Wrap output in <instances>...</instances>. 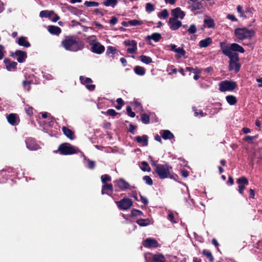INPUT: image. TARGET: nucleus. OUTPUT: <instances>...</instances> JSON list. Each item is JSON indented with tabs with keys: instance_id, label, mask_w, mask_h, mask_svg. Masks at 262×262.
<instances>
[{
	"instance_id": "nucleus-1",
	"label": "nucleus",
	"mask_w": 262,
	"mask_h": 262,
	"mask_svg": "<svg viewBox=\"0 0 262 262\" xmlns=\"http://www.w3.org/2000/svg\"><path fill=\"white\" fill-rule=\"evenodd\" d=\"M61 45L69 51L76 52L82 50L83 43L77 38L73 36H67L62 41Z\"/></svg>"
},
{
	"instance_id": "nucleus-2",
	"label": "nucleus",
	"mask_w": 262,
	"mask_h": 262,
	"mask_svg": "<svg viewBox=\"0 0 262 262\" xmlns=\"http://www.w3.org/2000/svg\"><path fill=\"white\" fill-rule=\"evenodd\" d=\"M172 169V167L166 163L164 164L158 165L156 169H155V171L160 179H165L168 178L172 179L173 176L171 173Z\"/></svg>"
},
{
	"instance_id": "nucleus-3",
	"label": "nucleus",
	"mask_w": 262,
	"mask_h": 262,
	"mask_svg": "<svg viewBox=\"0 0 262 262\" xmlns=\"http://www.w3.org/2000/svg\"><path fill=\"white\" fill-rule=\"evenodd\" d=\"M255 34V32L252 29H249L246 27L237 28L234 30V35L238 39L237 41L243 40L246 39H250Z\"/></svg>"
},
{
	"instance_id": "nucleus-4",
	"label": "nucleus",
	"mask_w": 262,
	"mask_h": 262,
	"mask_svg": "<svg viewBox=\"0 0 262 262\" xmlns=\"http://www.w3.org/2000/svg\"><path fill=\"white\" fill-rule=\"evenodd\" d=\"M225 56L228 57L230 59L229 70L230 71L234 70L235 73H237L241 67L238 62L239 57L237 53H234V55H231L230 53L226 52Z\"/></svg>"
},
{
	"instance_id": "nucleus-5",
	"label": "nucleus",
	"mask_w": 262,
	"mask_h": 262,
	"mask_svg": "<svg viewBox=\"0 0 262 262\" xmlns=\"http://www.w3.org/2000/svg\"><path fill=\"white\" fill-rule=\"evenodd\" d=\"M220 47L222 49V53L224 55H226V52L230 53L231 55H234V54L232 53V51L238 52L241 53H243L245 52L244 49L236 43H231L229 47H228L223 46V43L221 42Z\"/></svg>"
},
{
	"instance_id": "nucleus-6",
	"label": "nucleus",
	"mask_w": 262,
	"mask_h": 262,
	"mask_svg": "<svg viewBox=\"0 0 262 262\" xmlns=\"http://www.w3.org/2000/svg\"><path fill=\"white\" fill-rule=\"evenodd\" d=\"M58 150L60 155H69L77 153L78 150L70 144L64 143L59 146Z\"/></svg>"
},
{
	"instance_id": "nucleus-7",
	"label": "nucleus",
	"mask_w": 262,
	"mask_h": 262,
	"mask_svg": "<svg viewBox=\"0 0 262 262\" xmlns=\"http://www.w3.org/2000/svg\"><path fill=\"white\" fill-rule=\"evenodd\" d=\"M219 90L222 92L232 91L237 87V84L235 81L225 80L219 83Z\"/></svg>"
},
{
	"instance_id": "nucleus-8",
	"label": "nucleus",
	"mask_w": 262,
	"mask_h": 262,
	"mask_svg": "<svg viewBox=\"0 0 262 262\" xmlns=\"http://www.w3.org/2000/svg\"><path fill=\"white\" fill-rule=\"evenodd\" d=\"M116 204L120 209L125 210L131 207L133 202L129 198H123L120 201L116 202Z\"/></svg>"
},
{
	"instance_id": "nucleus-9",
	"label": "nucleus",
	"mask_w": 262,
	"mask_h": 262,
	"mask_svg": "<svg viewBox=\"0 0 262 262\" xmlns=\"http://www.w3.org/2000/svg\"><path fill=\"white\" fill-rule=\"evenodd\" d=\"M11 56L16 58L17 61L19 63L24 62L27 57V54L26 52L19 50H16L14 53H12Z\"/></svg>"
},
{
	"instance_id": "nucleus-10",
	"label": "nucleus",
	"mask_w": 262,
	"mask_h": 262,
	"mask_svg": "<svg viewBox=\"0 0 262 262\" xmlns=\"http://www.w3.org/2000/svg\"><path fill=\"white\" fill-rule=\"evenodd\" d=\"M25 142L27 148L30 150H37L40 148V146L34 138H28L26 139Z\"/></svg>"
},
{
	"instance_id": "nucleus-11",
	"label": "nucleus",
	"mask_w": 262,
	"mask_h": 262,
	"mask_svg": "<svg viewBox=\"0 0 262 262\" xmlns=\"http://www.w3.org/2000/svg\"><path fill=\"white\" fill-rule=\"evenodd\" d=\"M80 155L82 158V163L84 166L91 170L94 169L96 167L95 162L88 158L83 152H80Z\"/></svg>"
},
{
	"instance_id": "nucleus-12",
	"label": "nucleus",
	"mask_w": 262,
	"mask_h": 262,
	"mask_svg": "<svg viewBox=\"0 0 262 262\" xmlns=\"http://www.w3.org/2000/svg\"><path fill=\"white\" fill-rule=\"evenodd\" d=\"M115 186L117 187L119 190L122 191L130 188V185L124 179H119L114 181Z\"/></svg>"
},
{
	"instance_id": "nucleus-13",
	"label": "nucleus",
	"mask_w": 262,
	"mask_h": 262,
	"mask_svg": "<svg viewBox=\"0 0 262 262\" xmlns=\"http://www.w3.org/2000/svg\"><path fill=\"white\" fill-rule=\"evenodd\" d=\"M92 51L97 54H102L105 50L104 46L101 45L98 41H93L91 43Z\"/></svg>"
},
{
	"instance_id": "nucleus-14",
	"label": "nucleus",
	"mask_w": 262,
	"mask_h": 262,
	"mask_svg": "<svg viewBox=\"0 0 262 262\" xmlns=\"http://www.w3.org/2000/svg\"><path fill=\"white\" fill-rule=\"evenodd\" d=\"M168 24L170 29L173 31L177 30L182 25L180 20L173 17H170L169 19Z\"/></svg>"
},
{
	"instance_id": "nucleus-15",
	"label": "nucleus",
	"mask_w": 262,
	"mask_h": 262,
	"mask_svg": "<svg viewBox=\"0 0 262 262\" xmlns=\"http://www.w3.org/2000/svg\"><path fill=\"white\" fill-rule=\"evenodd\" d=\"M143 245L146 248H157L159 246L158 242L154 238H147L143 242Z\"/></svg>"
},
{
	"instance_id": "nucleus-16",
	"label": "nucleus",
	"mask_w": 262,
	"mask_h": 262,
	"mask_svg": "<svg viewBox=\"0 0 262 262\" xmlns=\"http://www.w3.org/2000/svg\"><path fill=\"white\" fill-rule=\"evenodd\" d=\"M7 119L9 123L13 126H16L19 122V119L16 114H10L7 116Z\"/></svg>"
},
{
	"instance_id": "nucleus-17",
	"label": "nucleus",
	"mask_w": 262,
	"mask_h": 262,
	"mask_svg": "<svg viewBox=\"0 0 262 262\" xmlns=\"http://www.w3.org/2000/svg\"><path fill=\"white\" fill-rule=\"evenodd\" d=\"M171 15L173 16L172 17L173 18H175L178 19V18L182 19L184 18L185 14L184 11L181 10L180 8L177 7L171 10Z\"/></svg>"
},
{
	"instance_id": "nucleus-18",
	"label": "nucleus",
	"mask_w": 262,
	"mask_h": 262,
	"mask_svg": "<svg viewBox=\"0 0 262 262\" xmlns=\"http://www.w3.org/2000/svg\"><path fill=\"white\" fill-rule=\"evenodd\" d=\"M6 68L8 71L15 70L17 63L15 61H11L8 58H5L4 60Z\"/></svg>"
},
{
	"instance_id": "nucleus-19",
	"label": "nucleus",
	"mask_w": 262,
	"mask_h": 262,
	"mask_svg": "<svg viewBox=\"0 0 262 262\" xmlns=\"http://www.w3.org/2000/svg\"><path fill=\"white\" fill-rule=\"evenodd\" d=\"M188 4L192 11L200 10L201 8V4L197 0H188Z\"/></svg>"
},
{
	"instance_id": "nucleus-20",
	"label": "nucleus",
	"mask_w": 262,
	"mask_h": 262,
	"mask_svg": "<svg viewBox=\"0 0 262 262\" xmlns=\"http://www.w3.org/2000/svg\"><path fill=\"white\" fill-rule=\"evenodd\" d=\"M18 168L15 169L12 167L7 166L0 170V174H3L4 173H7L9 175L10 173L13 174V176L16 174V177H18V172L17 171Z\"/></svg>"
},
{
	"instance_id": "nucleus-21",
	"label": "nucleus",
	"mask_w": 262,
	"mask_h": 262,
	"mask_svg": "<svg viewBox=\"0 0 262 262\" xmlns=\"http://www.w3.org/2000/svg\"><path fill=\"white\" fill-rule=\"evenodd\" d=\"M145 259L147 258L151 259V262H165V259L162 255H151L149 254L145 255Z\"/></svg>"
},
{
	"instance_id": "nucleus-22",
	"label": "nucleus",
	"mask_w": 262,
	"mask_h": 262,
	"mask_svg": "<svg viewBox=\"0 0 262 262\" xmlns=\"http://www.w3.org/2000/svg\"><path fill=\"white\" fill-rule=\"evenodd\" d=\"M113 191V187L112 184H104L102 187L101 193L102 194H106L111 195Z\"/></svg>"
},
{
	"instance_id": "nucleus-23",
	"label": "nucleus",
	"mask_w": 262,
	"mask_h": 262,
	"mask_svg": "<svg viewBox=\"0 0 262 262\" xmlns=\"http://www.w3.org/2000/svg\"><path fill=\"white\" fill-rule=\"evenodd\" d=\"M16 42L19 46L25 48H29L31 46L30 43L27 41V37L25 36L18 37Z\"/></svg>"
},
{
	"instance_id": "nucleus-24",
	"label": "nucleus",
	"mask_w": 262,
	"mask_h": 262,
	"mask_svg": "<svg viewBox=\"0 0 262 262\" xmlns=\"http://www.w3.org/2000/svg\"><path fill=\"white\" fill-rule=\"evenodd\" d=\"M161 37L160 33H154L150 35L147 36L146 39L149 41V44L151 45V40H153L155 42H158L161 39Z\"/></svg>"
},
{
	"instance_id": "nucleus-25",
	"label": "nucleus",
	"mask_w": 262,
	"mask_h": 262,
	"mask_svg": "<svg viewBox=\"0 0 262 262\" xmlns=\"http://www.w3.org/2000/svg\"><path fill=\"white\" fill-rule=\"evenodd\" d=\"M135 141L139 143L142 144L143 146H146L148 145V136L147 135L136 136L135 137Z\"/></svg>"
},
{
	"instance_id": "nucleus-26",
	"label": "nucleus",
	"mask_w": 262,
	"mask_h": 262,
	"mask_svg": "<svg viewBox=\"0 0 262 262\" xmlns=\"http://www.w3.org/2000/svg\"><path fill=\"white\" fill-rule=\"evenodd\" d=\"M160 134L162 138L165 140H171L174 137L173 134L169 130H161Z\"/></svg>"
},
{
	"instance_id": "nucleus-27",
	"label": "nucleus",
	"mask_w": 262,
	"mask_h": 262,
	"mask_svg": "<svg viewBox=\"0 0 262 262\" xmlns=\"http://www.w3.org/2000/svg\"><path fill=\"white\" fill-rule=\"evenodd\" d=\"M48 30L51 34L56 35H59L61 31L59 27L55 26H49Z\"/></svg>"
},
{
	"instance_id": "nucleus-28",
	"label": "nucleus",
	"mask_w": 262,
	"mask_h": 262,
	"mask_svg": "<svg viewBox=\"0 0 262 262\" xmlns=\"http://www.w3.org/2000/svg\"><path fill=\"white\" fill-rule=\"evenodd\" d=\"M62 132L64 135L69 139L73 140L74 138V133L68 128L63 126L62 128Z\"/></svg>"
},
{
	"instance_id": "nucleus-29",
	"label": "nucleus",
	"mask_w": 262,
	"mask_h": 262,
	"mask_svg": "<svg viewBox=\"0 0 262 262\" xmlns=\"http://www.w3.org/2000/svg\"><path fill=\"white\" fill-rule=\"evenodd\" d=\"M212 42V39L210 37H207L199 42V46L201 48H206Z\"/></svg>"
},
{
	"instance_id": "nucleus-30",
	"label": "nucleus",
	"mask_w": 262,
	"mask_h": 262,
	"mask_svg": "<svg viewBox=\"0 0 262 262\" xmlns=\"http://www.w3.org/2000/svg\"><path fill=\"white\" fill-rule=\"evenodd\" d=\"M136 222L140 226H146L151 224V221L149 219H140L137 220Z\"/></svg>"
},
{
	"instance_id": "nucleus-31",
	"label": "nucleus",
	"mask_w": 262,
	"mask_h": 262,
	"mask_svg": "<svg viewBox=\"0 0 262 262\" xmlns=\"http://www.w3.org/2000/svg\"><path fill=\"white\" fill-rule=\"evenodd\" d=\"M103 5L106 7H111L112 8H115L117 4V0H105L103 3Z\"/></svg>"
},
{
	"instance_id": "nucleus-32",
	"label": "nucleus",
	"mask_w": 262,
	"mask_h": 262,
	"mask_svg": "<svg viewBox=\"0 0 262 262\" xmlns=\"http://www.w3.org/2000/svg\"><path fill=\"white\" fill-rule=\"evenodd\" d=\"M135 73L139 76H143L145 74V70L143 67L137 66L134 68Z\"/></svg>"
},
{
	"instance_id": "nucleus-33",
	"label": "nucleus",
	"mask_w": 262,
	"mask_h": 262,
	"mask_svg": "<svg viewBox=\"0 0 262 262\" xmlns=\"http://www.w3.org/2000/svg\"><path fill=\"white\" fill-rule=\"evenodd\" d=\"M204 23L208 28H213L215 26L214 20L211 17L204 19Z\"/></svg>"
},
{
	"instance_id": "nucleus-34",
	"label": "nucleus",
	"mask_w": 262,
	"mask_h": 262,
	"mask_svg": "<svg viewBox=\"0 0 262 262\" xmlns=\"http://www.w3.org/2000/svg\"><path fill=\"white\" fill-rule=\"evenodd\" d=\"M226 99L227 102L231 105H234L237 102L236 97L233 95H228L226 97Z\"/></svg>"
},
{
	"instance_id": "nucleus-35",
	"label": "nucleus",
	"mask_w": 262,
	"mask_h": 262,
	"mask_svg": "<svg viewBox=\"0 0 262 262\" xmlns=\"http://www.w3.org/2000/svg\"><path fill=\"white\" fill-rule=\"evenodd\" d=\"M139 59L144 63L148 64L152 62V59L149 56L145 55H141L139 57Z\"/></svg>"
},
{
	"instance_id": "nucleus-36",
	"label": "nucleus",
	"mask_w": 262,
	"mask_h": 262,
	"mask_svg": "<svg viewBox=\"0 0 262 262\" xmlns=\"http://www.w3.org/2000/svg\"><path fill=\"white\" fill-rule=\"evenodd\" d=\"M141 120L143 123L147 124L149 123L150 121L149 116L145 113L141 114Z\"/></svg>"
},
{
	"instance_id": "nucleus-37",
	"label": "nucleus",
	"mask_w": 262,
	"mask_h": 262,
	"mask_svg": "<svg viewBox=\"0 0 262 262\" xmlns=\"http://www.w3.org/2000/svg\"><path fill=\"white\" fill-rule=\"evenodd\" d=\"M79 80L82 84H86L91 83L93 81L91 78L88 77H85L83 76L79 77Z\"/></svg>"
},
{
	"instance_id": "nucleus-38",
	"label": "nucleus",
	"mask_w": 262,
	"mask_h": 262,
	"mask_svg": "<svg viewBox=\"0 0 262 262\" xmlns=\"http://www.w3.org/2000/svg\"><path fill=\"white\" fill-rule=\"evenodd\" d=\"M169 13L166 9L163 10L161 12L158 13V16L159 18H163L166 19L168 17Z\"/></svg>"
},
{
	"instance_id": "nucleus-39",
	"label": "nucleus",
	"mask_w": 262,
	"mask_h": 262,
	"mask_svg": "<svg viewBox=\"0 0 262 262\" xmlns=\"http://www.w3.org/2000/svg\"><path fill=\"white\" fill-rule=\"evenodd\" d=\"M128 24L130 26H137L142 25L143 22L137 19H132L128 21Z\"/></svg>"
},
{
	"instance_id": "nucleus-40",
	"label": "nucleus",
	"mask_w": 262,
	"mask_h": 262,
	"mask_svg": "<svg viewBox=\"0 0 262 262\" xmlns=\"http://www.w3.org/2000/svg\"><path fill=\"white\" fill-rule=\"evenodd\" d=\"M145 10L148 13L152 12L155 10L154 5L150 3H147L145 6Z\"/></svg>"
},
{
	"instance_id": "nucleus-41",
	"label": "nucleus",
	"mask_w": 262,
	"mask_h": 262,
	"mask_svg": "<svg viewBox=\"0 0 262 262\" xmlns=\"http://www.w3.org/2000/svg\"><path fill=\"white\" fill-rule=\"evenodd\" d=\"M237 183L239 185L244 186L245 185H247L248 184V181L246 177H242L237 180Z\"/></svg>"
},
{
	"instance_id": "nucleus-42",
	"label": "nucleus",
	"mask_w": 262,
	"mask_h": 262,
	"mask_svg": "<svg viewBox=\"0 0 262 262\" xmlns=\"http://www.w3.org/2000/svg\"><path fill=\"white\" fill-rule=\"evenodd\" d=\"M117 52L116 49L112 46H108L107 47L106 54L109 55L110 54H115Z\"/></svg>"
},
{
	"instance_id": "nucleus-43",
	"label": "nucleus",
	"mask_w": 262,
	"mask_h": 262,
	"mask_svg": "<svg viewBox=\"0 0 262 262\" xmlns=\"http://www.w3.org/2000/svg\"><path fill=\"white\" fill-rule=\"evenodd\" d=\"M84 4L85 6L88 7H97L99 5V3L94 1H85Z\"/></svg>"
},
{
	"instance_id": "nucleus-44",
	"label": "nucleus",
	"mask_w": 262,
	"mask_h": 262,
	"mask_svg": "<svg viewBox=\"0 0 262 262\" xmlns=\"http://www.w3.org/2000/svg\"><path fill=\"white\" fill-rule=\"evenodd\" d=\"M202 253L209 259L210 261L212 262L213 261V257L210 251L204 250Z\"/></svg>"
},
{
	"instance_id": "nucleus-45",
	"label": "nucleus",
	"mask_w": 262,
	"mask_h": 262,
	"mask_svg": "<svg viewBox=\"0 0 262 262\" xmlns=\"http://www.w3.org/2000/svg\"><path fill=\"white\" fill-rule=\"evenodd\" d=\"M64 5L65 6L66 8L68 11H69L70 12H71V13H72L73 14H76V12L78 11L77 8H76L71 5H69L66 4H64Z\"/></svg>"
},
{
	"instance_id": "nucleus-46",
	"label": "nucleus",
	"mask_w": 262,
	"mask_h": 262,
	"mask_svg": "<svg viewBox=\"0 0 262 262\" xmlns=\"http://www.w3.org/2000/svg\"><path fill=\"white\" fill-rule=\"evenodd\" d=\"M124 44L125 46L134 47L137 46V42L134 40H126L124 41Z\"/></svg>"
},
{
	"instance_id": "nucleus-47",
	"label": "nucleus",
	"mask_w": 262,
	"mask_h": 262,
	"mask_svg": "<svg viewBox=\"0 0 262 262\" xmlns=\"http://www.w3.org/2000/svg\"><path fill=\"white\" fill-rule=\"evenodd\" d=\"M101 180L102 183L106 184L107 181H111V177L108 174H104L101 176Z\"/></svg>"
},
{
	"instance_id": "nucleus-48",
	"label": "nucleus",
	"mask_w": 262,
	"mask_h": 262,
	"mask_svg": "<svg viewBox=\"0 0 262 262\" xmlns=\"http://www.w3.org/2000/svg\"><path fill=\"white\" fill-rule=\"evenodd\" d=\"M9 176V175L7 173H4L3 174H0V183H5Z\"/></svg>"
},
{
	"instance_id": "nucleus-49",
	"label": "nucleus",
	"mask_w": 262,
	"mask_h": 262,
	"mask_svg": "<svg viewBox=\"0 0 262 262\" xmlns=\"http://www.w3.org/2000/svg\"><path fill=\"white\" fill-rule=\"evenodd\" d=\"M186 71L192 72L194 74H201V71L198 69H194L192 67H188L186 68Z\"/></svg>"
},
{
	"instance_id": "nucleus-50",
	"label": "nucleus",
	"mask_w": 262,
	"mask_h": 262,
	"mask_svg": "<svg viewBox=\"0 0 262 262\" xmlns=\"http://www.w3.org/2000/svg\"><path fill=\"white\" fill-rule=\"evenodd\" d=\"M196 27L194 24L191 25L188 29V32L189 34H194L196 32Z\"/></svg>"
},
{
	"instance_id": "nucleus-51",
	"label": "nucleus",
	"mask_w": 262,
	"mask_h": 262,
	"mask_svg": "<svg viewBox=\"0 0 262 262\" xmlns=\"http://www.w3.org/2000/svg\"><path fill=\"white\" fill-rule=\"evenodd\" d=\"M143 180L145 181V182L149 185H151L153 183L152 180L149 176H145L143 177Z\"/></svg>"
},
{
	"instance_id": "nucleus-52",
	"label": "nucleus",
	"mask_w": 262,
	"mask_h": 262,
	"mask_svg": "<svg viewBox=\"0 0 262 262\" xmlns=\"http://www.w3.org/2000/svg\"><path fill=\"white\" fill-rule=\"evenodd\" d=\"M126 112L127 114L130 117L134 118L135 117L136 114L135 113L132 111V109L130 106H127L126 107Z\"/></svg>"
},
{
	"instance_id": "nucleus-53",
	"label": "nucleus",
	"mask_w": 262,
	"mask_h": 262,
	"mask_svg": "<svg viewBox=\"0 0 262 262\" xmlns=\"http://www.w3.org/2000/svg\"><path fill=\"white\" fill-rule=\"evenodd\" d=\"M141 164L142 166H143V167H142L141 169L143 171H149L150 170V168L149 167V165L148 163L145 161H143L141 163Z\"/></svg>"
},
{
	"instance_id": "nucleus-54",
	"label": "nucleus",
	"mask_w": 262,
	"mask_h": 262,
	"mask_svg": "<svg viewBox=\"0 0 262 262\" xmlns=\"http://www.w3.org/2000/svg\"><path fill=\"white\" fill-rule=\"evenodd\" d=\"M237 11L240 14V16L244 18H246V16L244 14L243 8L241 6L238 5L237 7Z\"/></svg>"
},
{
	"instance_id": "nucleus-55",
	"label": "nucleus",
	"mask_w": 262,
	"mask_h": 262,
	"mask_svg": "<svg viewBox=\"0 0 262 262\" xmlns=\"http://www.w3.org/2000/svg\"><path fill=\"white\" fill-rule=\"evenodd\" d=\"M106 113L107 115L112 117H115L117 114V113L114 109H108Z\"/></svg>"
},
{
	"instance_id": "nucleus-56",
	"label": "nucleus",
	"mask_w": 262,
	"mask_h": 262,
	"mask_svg": "<svg viewBox=\"0 0 262 262\" xmlns=\"http://www.w3.org/2000/svg\"><path fill=\"white\" fill-rule=\"evenodd\" d=\"M39 16L41 18L48 17L49 16V12L47 10L41 11L39 13Z\"/></svg>"
},
{
	"instance_id": "nucleus-57",
	"label": "nucleus",
	"mask_w": 262,
	"mask_h": 262,
	"mask_svg": "<svg viewBox=\"0 0 262 262\" xmlns=\"http://www.w3.org/2000/svg\"><path fill=\"white\" fill-rule=\"evenodd\" d=\"M137 46L129 48L127 49V52L129 54H135L137 52Z\"/></svg>"
},
{
	"instance_id": "nucleus-58",
	"label": "nucleus",
	"mask_w": 262,
	"mask_h": 262,
	"mask_svg": "<svg viewBox=\"0 0 262 262\" xmlns=\"http://www.w3.org/2000/svg\"><path fill=\"white\" fill-rule=\"evenodd\" d=\"M137 214H122V216L126 219L128 220L129 219H134Z\"/></svg>"
},
{
	"instance_id": "nucleus-59",
	"label": "nucleus",
	"mask_w": 262,
	"mask_h": 262,
	"mask_svg": "<svg viewBox=\"0 0 262 262\" xmlns=\"http://www.w3.org/2000/svg\"><path fill=\"white\" fill-rule=\"evenodd\" d=\"M148 159L149 160V161H150V163L151 164V165L155 167V169H156V167L158 165H159V164H157V161H154L153 159H152V157L151 156H149L148 157Z\"/></svg>"
},
{
	"instance_id": "nucleus-60",
	"label": "nucleus",
	"mask_w": 262,
	"mask_h": 262,
	"mask_svg": "<svg viewBox=\"0 0 262 262\" xmlns=\"http://www.w3.org/2000/svg\"><path fill=\"white\" fill-rule=\"evenodd\" d=\"M176 53L180 54L181 56H184L185 54V51L182 48H177L175 51Z\"/></svg>"
},
{
	"instance_id": "nucleus-61",
	"label": "nucleus",
	"mask_w": 262,
	"mask_h": 262,
	"mask_svg": "<svg viewBox=\"0 0 262 262\" xmlns=\"http://www.w3.org/2000/svg\"><path fill=\"white\" fill-rule=\"evenodd\" d=\"M26 113L29 116L33 114V108L30 106L26 107L25 108Z\"/></svg>"
},
{
	"instance_id": "nucleus-62",
	"label": "nucleus",
	"mask_w": 262,
	"mask_h": 262,
	"mask_svg": "<svg viewBox=\"0 0 262 262\" xmlns=\"http://www.w3.org/2000/svg\"><path fill=\"white\" fill-rule=\"evenodd\" d=\"M5 52L4 47L0 45V60L3 58Z\"/></svg>"
},
{
	"instance_id": "nucleus-63",
	"label": "nucleus",
	"mask_w": 262,
	"mask_h": 262,
	"mask_svg": "<svg viewBox=\"0 0 262 262\" xmlns=\"http://www.w3.org/2000/svg\"><path fill=\"white\" fill-rule=\"evenodd\" d=\"M256 136H246L244 138V140L245 141H252L254 140L255 139H256Z\"/></svg>"
},
{
	"instance_id": "nucleus-64",
	"label": "nucleus",
	"mask_w": 262,
	"mask_h": 262,
	"mask_svg": "<svg viewBox=\"0 0 262 262\" xmlns=\"http://www.w3.org/2000/svg\"><path fill=\"white\" fill-rule=\"evenodd\" d=\"M227 18L232 21H236L237 20V18L233 14H228L227 16Z\"/></svg>"
}]
</instances>
